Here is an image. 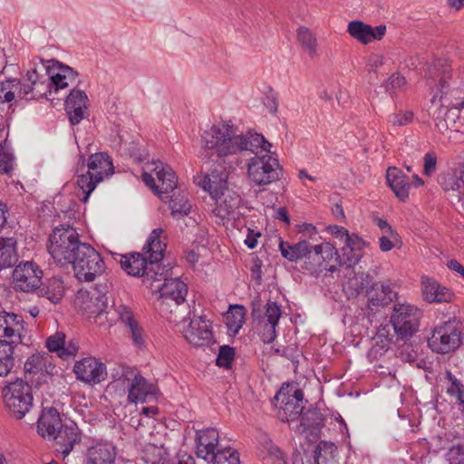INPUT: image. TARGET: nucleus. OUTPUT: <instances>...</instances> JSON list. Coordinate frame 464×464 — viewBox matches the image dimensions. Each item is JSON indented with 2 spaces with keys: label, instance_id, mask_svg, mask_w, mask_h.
Segmentation results:
<instances>
[{
  "label": "nucleus",
  "instance_id": "5701e85b",
  "mask_svg": "<svg viewBox=\"0 0 464 464\" xmlns=\"http://www.w3.org/2000/svg\"><path fill=\"white\" fill-rule=\"evenodd\" d=\"M314 260L329 271H335L340 266V254L335 246L329 241L311 246V253Z\"/></svg>",
  "mask_w": 464,
  "mask_h": 464
},
{
  "label": "nucleus",
  "instance_id": "7ed1b4c3",
  "mask_svg": "<svg viewBox=\"0 0 464 464\" xmlns=\"http://www.w3.org/2000/svg\"><path fill=\"white\" fill-rule=\"evenodd\" d=\"M143 285L151 290L153 295H158L159 305L163 313L169 314V320H177L182 315L181 310L185 306L186 297L188 295L187 285L178 279H165L160 283V279H152L149 274L142 280Z\"/></svg>",
  "mask_w": 464,
  "mask_h": 464
},
{
  "label": "nucleus",
  "instance_id": "864d4df0",
  "mask_svg": "<svg viewBox=\"0 0 464 464\" xmlns=\"http://www.w3.org/2000/svg\"><path fill=\"white\" fill-rule=\"evenodd\" d=\"M325 231L332 236L333 237L339 239L341 241H348V238L351 237L352 235L349 234L348 230L343 227L337 225H330L325 227Z\"/></svg>",
  "mask_w": 464,
  "mask_h": 464
},
{
  "label": "nucleus",
  "instance_id": "c9c22d12",
  "mask_svg": "<svg viewBox=\"0 0 464 464\" xmlns=\"http://www.w3.org/2000/svg\"><path fill=\"white\" fill-rule=\"evenodd\" d=\"M119 262L121 268L130 276H142L145 275L147 261L140 254L121 256Z\"/></svg>",
  "mask_w": 464,
  "mask_h": 464
},
{
  "label": "nucleus",
  "instance_id": "f257e3e1",
  "mask_svg": "<svg viewBox=\"0 0 464 464\" xmlns=\"http://www.w3.org/2000/svg\"><path fill=\"white\" fill-rule=\"evenodd\" d=\"M203 159L216 155L230 167L246 161V176L256 186H267L280 177L281 168L272 144L261 134H243L230 121H216L203 131Z\"/></svg>",
  "mask_w": 464,
  "mask_h": 464
},
{
  "label": "nucleus",
  "instance_id": "0e129e2a",
  "mask_svg": "<svg viewBox=\"0 0 464 464\" xmlns=\"http://www.w3.org/2000/svg\"><path fill=\"white\" fill-rule=\"evenodd\" d=\"M406 83L405 78L399 75L394 74L392 75L388 82V88H391L392 90H400L401 89Z\"/></svg>",
  "mask_w": 464,
  "mask_h": 464
},
{
  "label": "nucleus",
  "instance_id": "f03ea898",
  "mask_svg": "<svg viewBox=\"0 0 464 464\" xmlns=\"http://www.w3.org/2000/svg\"><path fill=\"white\" fill-rule=\"evenodd\" d=\"M37 432L45 440L55 441L56 450L63 457L69 455L73 445L80 441L78 429L66 426L63 429L62 419L53 407H44L38 419Z\"/></svg>",
  "mask_w": 464,
  "mask_h": 464
},
{
  "label": "nucleus",
  "instance_id": "4c0bfd02",
  "mask_svg": "<svg viewBox=\"0 0 464 464\" xmlns=\"http://www.w3.org/2000/svg\"><path fill=\"white\" fill-rule=\"evenodd\" d=\"M365 71L370 75L383 76L390 71L388 58L381 53H372L365 59Z\"/></svg>",
  "mask_w": 464,
  "mask_h": 464
},
{
  "label": "nucleus",
  "instance_id": "2f4dec72",
  "mask_svg": "<svg viewBox=\"0 0 464 464\" xmlns=\"http://www.w3.org/2000/svg\"><path fill=\"white\" fill-rule=\"evenodd\" d=\"M296 42L300 48L310 57L319 56V43L316 34L308 27L301 26L296 30Z\"/></svg>",
  "mask_w": 464,
  "mask_h": 464
},
{
  "label": "nucleus",
  "instance_id": "20e7f679",
  "mask_svg": "<svg viewBox=\"0 0 464 464\" xmlns=\"http://www.w3.org/2000/svg\"><path fill=\"white\" fill-rule=\"evenodd\" d=\"M202 130L200 133L201 147L198 152V157L208 169L207 171H201L196 178V182L198 187L208 192L210 197H217V195L225 189L228 188L227 180L231 171L236 166L230 167L226 162L218 160L216 155H213L209 160L203 159L202 150L205 147L203 140V131L208 128Z\"/></svg>",
  "mask_w": 464,
  "mask_h": 464
},
{
  "label": "nucleus",
  "instance_id": "6e6552de",
  "mask_svg": "<svg viewBox=\"0 0 464 464\" xmlns=\"http://www.w3.org/2000/svg\"><path fill=\"white\" fill-rule=\"evenodd\" d=\"M2 401L9 414L16 419H23L33 406L32 389L22 379L7 382L1 391Z\"/></svg>",
  "mask_w": 464,
  "mask_h": 464
},
{
  "label": "nucleus",
  "instance_id": "4be33fe9",
  "mask_svg": "<svg viewBox=\"0 0 464 464\" xmlns=\"http://www.w3.org/2000/svg\"><path fill=\"white\" fill-rule=\"evenodd\" d=\"M420 290L423 300L428 303H450L455 294L447 286L430 277H422Z\"/></svg>",
  "mask_w": 464,
  "mask_h": 464
},
{
  "label": "nucleus",
  "instance_id": "a211bd4d",
  "mask_svg": "<svg viewBox=\"0 0 464 464\" xmlns=\"http://www.w3.org/2000/svg\"><path fill=\"white\" fill-rule=\"evenodd\" d=\"M215 201L213 212L222 219H237L239 218L238 208L240 197L235 191L227 188L218 193L217 197H211Z\"/></svg>",
  "mask_w": 464,
  "mask_h": 464
},
{
  "label": "nucleus",
  "instance_id": "4468645a",
  "mask_svg": "<svg viewBox=\"0 0 464 464\" xmlns=\"http://www.w3.org/2000/svg\"><path fill=\"white\" fill-rule=\"evenodd\" d=\"M148 171L142 174L143 182L156 194L162 195L172 191L177 185L172 169L162 163H152Z\"/></svg>",
  "mask_w": 464,
  "mask_h": 464
},
{
  "label": "nucleus",
  "instance_id": "49530a36",
  "mask_svg": "<svg viewBox=\"0 0 464 464\" xmlns=\"http://www.w3.org/2000/svg\"><path fill=\"white\" fill-rule=\"evenodd\" d=\"M169 208L172 216L176 218H180L189 213L191 205L185 197L176 196L171 199Z\"/></svg>",
  "mask_w": 464,
  "mask_h": 464
},
{
  "label": "nucleus",
  "instance_id": "58836bf2",
  "mask_svg": "<svg viewBox=\"0 0 464 464\" xmlns=\"http://www.w3.org/2000/svg\"><path fill=\"white\" fill-rule=\"evenodd\" d=\"M46 347L50 352L57 353L63 360L72 357L77 350L75 346L65 347V335L63 333H55L50 336L46 341Z\"/></svg>",
  "mask_w": 464,
  "mask_h": 464
},
{
  "label": "nucleus",
  "instance_id": "e2e57ef3",
  "mask_svg": "<svg viewBox=\"0 0 464 464\" xmlns=\"http://www.w3.org/2000/svg\"><path fill=\"white\" fill-rule=\"evenodd\" d=\"M296 231L298 233L306 235L310 237H312L313 236L317 234L316 227L314 225L309 224V223H301V224L296 225Z\"/></svg>",
  "mask_w": 464,
  "mask_h": 464
},
{
  "label": "nucleus",
  "instance_id": "5fc2aeb1",
  "mask_svg": "<svg viewBox=\"0 0 464 464\" xmlns=\"http://www.w3.org/2000/svg\"><path fill=\"white\" fill-rule=\"evenodd\" d=\"M13 169V157L5 146H0V170L7 173Z\"/></svg>",
  "mask_w": 464,
  "mask_h": 464
},
{
  "label": "nucleus",
  "instance_id": "1a4fd4ad",
  "mask_svg": "<svg viewBox=\"0 0 464 464\" xmlns=\"http://www.w3.org/2000/svg\"><path fill=\"white\" fill-rule=\"evenodd\" d=\"M186 341L193 346L208 344L213 339L212 323L205 316L188 315L173 320Z\"/></svg>",
  "mask_w": 464,
  "mask_h": 464
},
{
  "label": "nucleus",
  "instance_id": "aec40b11",
  "mask_svg": "<svg viewBox=\"0 0 464 464\" xmlns=\"http://www.w3.org/2000/svg\"><path fill=\"white\" fill-rule=\"evenodd\" d=\"M73 372L78 380L86 383H98L105 379L104 365L93 357H86L77 361Z\"/></svg>",
  "mask_w": 464,
  "mask_h": 464
},
{
  "label": "nucleus",
  "instance_id": "338daca9",
  "mask_svg": "<svg viewBox=\"0 0 464 464\" xmlns=\"http://www.w3.org/2000/svg\"><path fill=\"white\" fill-rule=\"evenodd\" d=\"M261 237V233L259 231H255L253 229H248V233L246 238L245 239V244L251 249L255 248L257 245V239Z\"/></svg>",
  "mask_w": 464,
  "mask_h": 464
},
{
  "label": "nucleus",
  "instance_id": "0eeeda50",
  "mask_svg": "<svg viewBox=\"0 0 464 464\" xmlns=\"http://www.w3.org/2000/svg\"><path fill=\"white\" fill-rule=\"evenodd\" d=\"M82 246L76 230L71 227H59L49 237L48 251L61 265H68L79 252Z\"/></svg>",
  "mask_w": 464,
  "mask_h": 464
},
{
  "label": "nucleus",
  "instance_id": "412c9836",
  "mask_svg": "<svg viewBox=\"0 0 464 464\" xmlns=\"http://www.w3.org/2000/svg\"><path fill=\"white\" fill-rule=\"evenodd\" d=\"M349 35L362 44H369L374 41L382 39L386 33L384 25L372 27L362 21H352L347 24Z\"/></svg>",
  "mask_w": 464,
  "mask_h": 464
},
{
  "label": "nucleus",
  "instance_id": "2eb2a0df",
  "mask_svg": "<svg viewBox=\"0 0 464 464\" xmlns=\"http://www.w3.org/2000/svg\"><path fill=\"white\" fill-rule=\"evenodd\" d=\"M43 271L32 261L20 263L13 271V285L15 290L32 292L41 285Z\"/></svg>",
  "mask_w": 464,
  "mask_h": 464
},
{
  "label": "nucleus",
  "instance_id": "a878e982",
  "mask_svg": "<svg viewBox=\"0 0 464 464\" xmlns=\"http://www.w3.org/2000/svg\"><path fill=\"white\" fill-rule=\"evenodd\" d=\"M129 389V401L131 402H144L148 399L154 396V387L148 383L146 380L140 376H135L133 379L122 381V383Z\"/></svg>",
  "mask_w": 464,
  "mask_h": 464
},
{
  "label": "nucleus",
  "instance_id": "09e8293b",
  "mask_svg": "<svg viewBox=\"0 0 464 464\" xmlns=\"http://www.w3.org/2000/svg\"><path fill=\"white\" fill-rule=\"evenodd\" d=\"M448 380L450 382V386L448 387V392L450 395L456 397L459 405H463L464 404V398H463L464 397V388H463V386L450 372L448 373Z\"/></svg>",
  "mask_w": 464,
  "mask_h": 464
},
{
  "label": "nucleus",
  "instance_id": "39448f33",
  "mask_svg": "<svg viewBox=\"0 0 464 464\" xmlns=\"http://www.w3.org/2000/svg\"><path fill=\"white\" fill-rule=\"evenodd\" d=\"M197 456L209 464H240L237 450L219 444V434L215 429L197 432Z\"/></svg>",
  "mask_w": 464,
  "mask_h": 464
},
{
  "label": "nucleus",
  "instance_id": "e433bc0d",
  "mask_svg": "<svg viewBox=\"0 0 464 464\" xmlns=\"http://www.w3.org/2000/svg\"><path fill=\"white\" fill-rule=\"evenodd\" d=\"M224 322L227 325L228 334L235 336L238 334L246 322V310L241 305L231 306L224 314Z\"/></svg>",
  "mask_w": 464,
  "mask_h": 464
},
{
  "label": "nucleus",
  "instance_id": "680f3d73",
  "mask_svg": "<svg viewBox=\"0 0 464 464\" xmlns=\"http://www.w3.org/2000/svg\"><path fill=\"white\" fill-rule=\"evenodd\" d=\"M437 156L433 152L427 153L424 157V174L430 175L435 171Z\"/></svg>",
  "mask_w": 464,
  "mask_h": 464
},
{
  "label": "nucleus",
  "instance_id": "79ce46f5",
  "mask_svg": "<svg viewBox=\"0 0 464 464\" xmlns=\"http://www.w3.org/2000/svg\"><path fill=\"white\" fill-rule=\"evenodd\" d=\"M459 117V112L458 111L447 109L443 116L437 118L436 129L449 139H452L454 132L458 131L456 125Z\"/></svg>",
  "mask_w": 464,
  "mask_h": 464
},
{
  "label": "nucleus",
  "instance_id": "3c124183",
  "mask_svg": "<svg viewBox=\"0 0 464 464\" xmlns=\"http://www.w3.org/2000/svg\"><path fill=\"white\" fill-rule=\"evenodd\" d=\"M277 324H269L261 320L258 324V331L262 335L264 342L271 343L276 337V326Z\"/></svg>",
  "mask_w": 464,
  "mask_h": 464
},
{
  "label": "nucleus",
  "instance_id": "13d9d810",
  "mask_svg": "<svg viewBox=\"0 0 464 464\" xmlns=\"http://www.w3.org/2000/svg\"><path fill=\"white\" fill-rule=\"evenodd\" d=\"M132 340L136 344H141L144 342V332L142 327L137 323V321H134L133 323H130L128 325Z\"/></svg>",
  "mask_w": 464,
  "mask_h": 464
},
{
  "label": "nucleus",
  "instance_id": "ea45409f",
  "mask_svg": "<svg viewBox=\"0 0 464 464\" xmlns=\"http://www.w3.org/2000/svg\"><path fill=\"white\" fill-rule=\"evenodd\" d=\"M24 369L28 372L52 373L54 366L52 363V357L46 353H37L31 355L24 363Z\"/></svg>",
  "mask_w": 464,
  "mask_h": 464
},
{
  "label": "nucleus",
  "instance_id": "8fccbe9b",
  "mask_svg": "<svg viewBox=\"0 0 464 464\" xmlns=\"http://www.w3.org/2000/svg\"><path fill=\"white\" fill-rule=\"evenodd\" d=\"M235 357L234 349L228 346H222L217 358V364L220 367L228 368Z\"/></svg>",
  "mask_w": 464,
  "mask_h": 464
},
{
  "label": "nucleus",
  "instance_id": "cd10ccee",
  "mask_svg": "<svg viewBox=\"0 0 464 464\" xmlns=\"http://www.w3.org/2000/svg\"><path fill=\"white\" fill-rule=\"evenodd\" d=\"M115 456V449L111 444L96 443L87 450L85 464H112Z\"/></svg>",
  "mask_w": 464,
  "mask_h": 464
},
{
  "label": "nucleus",
  "instance_id": "6e6d98bb",
  "mask_svg": "<svg viewBox=\"0 0 464 464\" xmlns=\"http://www.w3.org/2000/svg\"><path fill=\"white\" fill-rule=\"evenodd\" d=\"M281 312L279 307L275 303H268L266 314L262 320L269 324H277Z\"/></svg>",
  "mask_w": 464,
  "mask_h": 464
},
{
  "label": "nucleus",
  "instance_id": "de8ad7c7",
  "mask_svg": "<svg viewBox=\"0 0 464 464\" xmlns=\"http://www.w3.org/2000/svg\"><path fill=\"white\" fill-rule=\"evenodd\" d=\"M336 448L333 444H320L315 450V462L317 464H326L335 458Z\"/></svg>",
  "mask_w": 464,
  "mask_h": 464
},
{
  "label": "nucleus",
  "instance_id": "dca6fc26",
  "mask_svg": "<svg viewBox=\"0 0 464 464\" xmlns=\"http://www.w3.org/2000/svg\"><path fill=\"white\" fill-rule=\"evenodd\" d=\"M419 314V310L411 304H396L391 318L393 332L401 334L412 333L417 328Z\"/></svg>",
  "mask_w": 464,
  "mask_h": 464
},
{
  "label": "nucleus",
  "instance_id": "bb28decb",
  "mask_svg": "<svg viewBox=\"0 0 464 464\" xmlns=\"http://www.w3.org/2000/svg\"><path fill=\"white\" fill-rule=\"evenodd\" d=\"M30 92L31 87H23L17 79L0 82V104L11 105L12 102H16L18 99L24 98Z\"/></svg>",
  "mask_w": 464,
  "mask_h": 464
},
{
  "label": "nucleus",
  "instance_id": "ddd939ff",
  "mask_svg": "<svg viewBox=\"0 0 464 464\" xmlns=\"http://www.w3.org/2000/svg\"><path fill=\"white\" fill-rule=\"evenodd\" d=\"M461 343V331L454 322L444 323L434 330L430 338V348L438 353H450Z\"/></svg>",
  "mask_w": 464,
  "mask_h": 464
},
{
  "label": "nucleus",
  "instance_id": "a18cd8bd",
  "mask_svg": "<svg viewBox=\"0 0 464 464\" xmlns=\"http://www.w3.org/2000/svg\"><path fill=\"white\" fill-rule=\"evenodd\" d=\"M413 119V111L410 110H398L389 115L388 122L393 127H404L412 123Z\"/></svg>",
  "mask_w": 464,
  "mask_h": 464
},
{
  "label": "nucleus",
  "instance_id": "473e14b6",
  "mask_svg": "<svg viewBox=\"0 0 464 464\" xmlns=\"http://www.w3.org/2000/svg\"><path fill=\"white\" fill-rule=\"evenodd\" d=\"M369 304L374 307L385 306L390 304L394 296L392 284L382 282L375 285L368 293Z\"/></svg>",
  "mask_w": 464,
  "mask_h": 464
},
{
  "label": "nucleus",
  "instance_id": "423d86ee",
  "mask_svg": "<svg viewBox=\"0 0 464 464\" xmlns=\"http://www.w3.org/2000/svg\"><path fill=\"white\" fill-rule=\"evenodd\" d=\"M106 297L97 289H81L75 295L73 307L79 316L90 324L104 325L107 322Z\"/></svg>",
  "mask_w": 464,
  "mask_h": 464
},
{
  "label": "nucleus",
  "instance_id": "c756f323",
  "mask_svg": "<svg viewBox=\"0 0 464 464\" xmlns=\"http://www.w3.org/2000/svg\"><path fill=\"white\" fill-rule=\"evenodd\" d=\"M100 182L94 176L89 174L85 169H82L72 179L76 197L82 201H86L90 194L95 189Z\"/></svg>",
  "mask_w": 464,
  "mask_h": 464
},
{
  "label": "nucleus",
  "instance_id": "603ef678",
  "mask_svg": "<svg viewBox=\"0 0 464 464\" xmlns=\"http://www.w3.org/2000/svg\"><path fill=\"white\" fill-rule=\"evenodd\" d=\"M447 456L450 464H464V445L453 446Z\"/></svg>",
  "mask_w": 464,
  "mask_h": 464
},
{
  "label": "nucleus",
  "instance_id": "9b49d317",
  "mask_svg": "<svg viewBox=\"0 0 464 464\" xmlns=\"http://www.w3.org/2000/svg\"><path fill=\"white\" fill-rule=\"evenodd\" d=\"M303 393L295 384H284L275 397L278 417L283 421L295 420L303 411Z\"/></svg>",
  "mask_w": 464,
  "mask_h": 464
},
{
  "label": "nucleus",
  "instance_id": "6ab92c4d",
  "mask_svg": "<svg viewBox=\"0 0 464 464\" xmlns=\"http://www.w3.org/2000/svg\"><path fill=\"white\" fill-rule=\"evenodd\" d=\"M431 102L440 104L449 110H459L464 108V91L451 87L445 80H441L437 86Z\"/></svg>",
  "mask_w": 464,
  "mask_h": 464
},
{
  "label": "nucleus",
  "instance_id": "a19ab883",
  "mask_svg": "<svg viewBox=\"0 0 464 464\" xmlns=\"http://www.w3.org/2000/svg\"><path fill=\"white\" fill-rule=\"evenodd\" d=\"M17 259L16 240L13 237L0 238V268L13 266Z\"/></svg>",
  "mask_w": 464,
  "mask_h": 464
},
{
  "label": "nucleus",
  "instance_id": "69168bd1",
  "mask_svg": "<svg viewBox=\"0 0 464 464\" xmlns=\"http://www.w3.org/2000/svg\"><path fill=\"white\" fill-rule=\"evenodd\" d=\"M118 313H119L121 320L123 323H125L127 325H129L130 323H133L135 321L133 319L131 311L124 305H120L118 307Z\"/></svg>",
  "mask_w": 464,
  "mask_h": 464
},
{
  "label": "nucleus",
  "instance_id": "b1692460",
  "mask_svg": "<svg viewBox=\"0 0 464 464\" xmlns=\"http://www.w3.org/2000/svg\"><path fill=\"white\" fill-rule=\"evenodd\" d=\"M366 246V243L357 235L352 234L344 246L338 250L340 254V266H353L359 262L362 257V252Z\"/></svg>",
  "mask_w": 464,
  "mask_h": 464
},
{
  "label": "nucleus",
  "instance_id": "052dcab7",
  "mask_svg": "<svg viewBox=\"0 0 464 464\" xmlns=\"http://www.w3.org/2000/svg\"><path fill=\"white\" fill-rule=\"evenodd\" d=\"M144 458L147 462L155 464L161 459V450L153 445H150L146 449Z\"/></svg>",
  "mask_w": 464,
  "mask_h": 464
},
{
  "label": "nucleus",
  "instance_id": "9d476101",
  "mask_svg": "<svg viewBox=\"0 0 464 464\" xmlns=\"http://www.w3.org/2000/svg\"><path fill=\"white\" fill-rule=\"evenodd\" d=\"M69 264L72 265L75 276L82 281L91 282L104 271V263L100 254L91 246H82Z\"/></svg>",
  "mask_w": 464,
  "mask_h": 464
},
{
  "label": "nucleus",
  "instance_id": "c85d7f7f",
  "mask_svg": "<svg viewBox=\"0 0 464 464\" xmlns=\"http://www.w3.org/2000/svg\"><path fill=\"white\" fill-rule=\"evenodd\" d=\"M23 329L22 320L17 315L0 312V339L10 338L14 343L20 339Z\"/></svg>",
  "mask_w": 464,
  "mask_h": 464
},
{
  "label": "nucleus",
  "instance_id": "4d7b16f0",
  "mask_svg": "<svg viewBox=\"0 0 464 464\" xmlns=\"http://www.w3.org/2000/svg\"><path fill=\"white\" fill-rule=\"evenodd\" d=\"M401 246L402 242L401 237H380L379 239V246L382 252H388L393 248H401Z\"/></svg>",
  "mask_w": 464,
  "mask_h": 464
},
{
  "label": "nucleus",
  "instance_id": "bf43d9fd",
  "mask_svg": "<svg viewBox=\"0 0 464 464\" xmlns=\"http://www.w3.org/2000/svg\"><path fill=\"white\" fill-rule=\"evenodd\" d=\"M394 333L391 331L389 325L380 328L375 337L376 343L381 342L384 347L392 339Z\"/></svg>",
  "mask_w": 464,
  "mask_h": 464
},
{
  "label": "nucleus",
  "instance_id": "f704fd0d",
  "mask_svg": "<svg viewBox=\"0 0 464 464\" xmlns=\"http://www.w3.org/2000/svg\"><path fill=\"white\" fill-rule=\"evenodd\" d=\"M279 250L285 258L291 262H295L311 254V245L306 240H301L295 245L281 240Z\"/></svg>",
  "mask_w": 464,
  "mask_h": 464
},
{
  "label": "nucleus",
  "instance_id": "393cba45",
  "mask_svg": "<svg viewBox=\"0 0 464 464\" xmlns=\"http://www.w3.org/2000/svg\"><path fill=\"white\" fill-rule=\"evenodd\" d=\"M86 170L89 174L94 176L99 182H102L112 175L113 164L107 154L95 153L90 156Z\"/></svg>",
  "mask_w": 464,
  "mask_h": 464
},
{
  "label": "nucleus",
  "instance_id": "72a5a7b5",
  "mask_svg": "<svg viewBox=\"0 0 464 464\" xmlns=\"http://www.w3.org/2000/svg\"><path fill=\"white\" fill-rule=\"evenodd\" d=\"M165 240L166 237L161 229H155L150 235L145 249L150 255L151 263L158 262L163 258L166 250Z\"/></svg>",
  "mask_w": 464,
  "mask_h": 464
},
{
  "label": "nucleus",
  "instance_id": "c03bdc74",
  "mask_svg": "<svg viewBox=\"0 0 464 464\" xmlns=\"http://www.w3.org/2000/svg\"><path fill=\"white\" fill-rule=\"evenodd\" d=\"M64 285L58 278L48 279L41 289L42 295L45 296L52 303H59L64 295Z\"/></svg>",
  "mask_w": 464,
  "mask_h": 464
},
{
  "label": "nucleus",
  "instance_id": "774afa93",
  "mask_svg": "<svg viewBox=\"0 0 464 464\" xmlns=\"http://www.w3.org/2000/svg\"><path fill=\"white\" fill-rule=\"evenodd\" d=\"M447 266L464 279V266L459 262L455 259H450L447 262Z\"/></svg>",
  "mask_w": 464,
  "mask_h": 464
},
{
  "label": "nucleus",
  "instance_id": "f3484780",
  "mask_svg": "<svg viewBox=\"0 0 464 464\" xmlns=\"http://www.w3.org/2000/svg\"><path fill=\"white\" fill-rule=\"evenodd\" d=\"M90 100L86 92L81 89L71 91L65 100V110L72 124H79L89 116Z\"/></svg>",
  "mask_w": 464,
  "mask_h": 464
},
{
  "label": "nucleus",
  "instance_id": "7c9ffc66",
  "mask_svg": "<svg viewBox=\"0 0 464 464\" xmlns=\"http://www.w3.org/2000/svg\"><path fill=\"white\" fill-rule=\"evenodd\" d=\"M387 183L400 200H405L409 196V181L401 170L397 168H389L387 170Z\"/></svg>",
  "mask_w": 464,
  "mask_h": 464
},
{
  "label": "nucleus",
  "instance_id": "37998d69",
  "mask_svg": "<svg viewBox=\"0 0 464 464\" xmlns=\"http://www.w3.org/2000/svg\"><path fill=\"white\" fill-rule=\"evenodd\" d=\"M14 365V346L0 340V377H5Z\"/></svg>",
  "mask_w": 464,
  "mask_h": 464
},
{
  "label": "nucleus",
  "instance_id": "f8f14e48",
  "mask_svg": "<svg viewBox=\"0 0 464 464\" xmlns=\"http://www.w3.org/2000/svg\"><path fill=\"white\" fill-rule=\"evenodd\" d=\"M46 71L49 82L46 92L43 94L48 101L53 102L59 100L61 91L68 88L75 82L77 72L72 68L60 63L48 65Z\"/></svg>",
  "mask_w": 464,
  "mask_h": 464
}]
</instances>
